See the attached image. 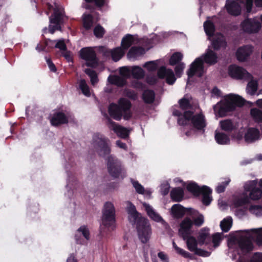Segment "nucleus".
Returning a JSON list of instances; mask_svg holds the SVG:
<instances>
[{"label": "nucleus", "instance_id": "obj_56", "mask_svg": "<svg viewBox=\"0 0 262 262\" xmlns=\"http://www.w3.org/2000/svg\"><path fill=\"white\" fill-rule=\"evenodd\" d=\"M192 220L193 225L196 227H201L204 223V217L202 214H199L196 217H194Z\"/></svg>", "mask_w": 262, "mask_h": 262}, {"label": "nucleus", "instance_id": "obj_5", "mask_svg": "<svg viewBox=\"0 0 262 262\" xmlns=\"http://www.w3.org/2000/svg\"><path fill=\"white\" fill-rule=\"evenodd\" d=\"M102 212L101 221L103 227H100V234L103 236V228L111 229L113 230L116 227V214L114 204L110 202H106L104 205Z\"/></svg>", "mask_w": 262, "mask_h": 262}, {"label": "nucleus", "instance_id": "obj_28", "mask_svg": "<svg viewBox=\"0 0 262 262\" xmlns=\"http://www.w3.org/2000/svg\"><path fill=\"white\" fill-rule=\"evenodd\" d=\"M145 49L142 47H132L127 54L128 58H136L145 54Z\"/></svg>", "mask_w": 262, "mask_h": 262}, {"label": "nucleus", "instance_id": "obj_32", "mask_svg": "<svg viewBox=\"0 0 262 262\" xmlns=\"http://www.w3.org/2000/svg\"><path fill=\"white\" fill-rule=\"evenodd\" d=\"M183 239L186 241L187 248L189 251L194 252V250L197 249L199 243L195 237L191 235H189L187 238Z\"/></svg>", "mask_w": 262, "mask_h": 262}, {"label": "nucleus", "instance_id": "obj_17", "mask_svg": "<svg viewBox=\"0 0 262 262\" xmlns=\"http://www.w3.org/2000/svg\"><path fill=\"white\" fill-rule=\"evenodd\" d=\"M192 127L197 130L205 132L207 126V121L205 115L202 113L196 114L194 115L191 121Z\"/></svg>", "mask_w": 262, "mask_h": 262}, {"label": "nucleus", "instance_id": "obj_50", "mask_svg": "<svg viewBox=\"0 0 262 262\" xmlns=\"http://www.w3.org/2000/svg\"><path fill=\"white\" fill-rule=\"evenodd\" d=\"M79 88L84 95L86 96H89L90 95L89 88L84 79L80 80L79 82Z\"/></svg>", "mask_w": 262, "mask_h": 262}, {"label": "nucleus", "instance_id": "obj_42", "mask_svg": "<svg viewBox=\"0 0 262 262\" xmlns=\"http://www.w3.org/2000/svg\"><path fill=\"white\" fill-rule=\"evenodd\" d=\"M250 115L256 122L262 123V111L257 108H251Z\"/></svg>", "mask_w": 262, "mask_h": 262}, {"label": "nucleus", "instance_id": "obj_63", "mask_svg": "<svg viewBox=\"0 0 262 262\" xmlns=\"http://www.w3.org/2000/svg\"><path fill=\"white\" fill-rule=\"evenodd\" d=\"M184 111L185 112L183 114V116L187 120V121H191L194 115H195L194 114L193 112L187 110Z\"/></svg>", "mask_w": 262, "mask_h": 262}, {"label": "nucleus", "instance_id": "obj_45", "mask_svg": "<svg viewBox=\"0 0 262 262\" xmlns=\"http://www.w3.org/2000/svg\"><path fill=\"white\" fill-rule=\"evenodd\" d=\"M232 220L231 217L224 219L221 222L220 227L222 231L227 232L230 229L232 226Z\"/></svg>", "mask_w": 262, "mask_h": 262}, {"label": "nucleus", "instance_id": "obj_59", "mask_svg": "<svg viewBox=\"0 0 262 262\" xmlns=\"http://www.w3.org/2000/svg\"><path fill=\"white\" fill-rule=\"evenodd\" d=\"M184 68L185 64L183 62H180V63L176 64L174 68V71L178 77H180L181 76Z\"/></svg>", "mask_w": 262, "mask_h": 262}, {"label": "nucleus", "instance_id": "obj_47", "mask_svg": "<svg viewBox=\"0 0 262 262\" xmlns=\"http://www.w3.org/2000/svg\"><path fill=\"white\" fill-rule=\"evenodd\" d=\"M257 90V82L256 81L251 80L247 84V91L248 93L251 95H253L255 94Z\"/></svg>", "mask_w": 262, "mask_h": 262}, {"label": "nucleus", "instance_id": "obj_29", "mask_svg": "<svg viewBox=\"0 0 262 262\" xmlns=\"http://www.w3.org/2000/svg\"><path fill=\"white\" fill-rule=\"evenodd\" d=\"M108 81L110 83L118 87H123L127 84L125 78L116 75L110 76L108 78Z\"/></svg>", "mask_w": 262, "mask_h": 262}, {"label": "nucleus", "instance_id": "obj_34", "mask_svg": "<svg viewBox=\"0 0 262 262\" xmlns=\"http://www.w3.org/2000/svg\"><path fill=\"white\" fill-rule=\"evenodd\" d=\"M94 24V16L91 14H83L82 15V25L86 30L91 29Z\"/></svg>", "mask_w": 262, "mask_h": 262}, {"label": "nucleus", "instance_id": "obj_23", "mask_svg": "<svg viewBox=\"0 0 262 262\" xmlns=\"http://www.w3.org/2000/svg\"><path fill=\"white\" fill-rule=\"evenodd\" d=\"M226 7L228 13L232 15L238 16L241 14V7L235 1L227 0Z\"/></svg>", "mask_w": 262, "mask_h": 262}, {"label": "nucleus", "instance_id": "obj_49", "mask_svg": "<svg viewBox=\"0 0 262 262\" xmlns=\"http://www.w3.org/2000/svg\"><path fill=\"white\" fill-rule=\"evenodd\" d=\"M250 203V199L247 195H244L235 201L234 205L236 207L242 206Z\"/></svg>", "mask_w": 262, "mask_h": 262}, {"label": "nucleus", "instance_id": "obj_61", "mask_svg": "<svg viewBox=\"0 0 262 262\" xmlns=\"http://www.w3.org/2000/svg\"><path fill=\"white\" fill-rule=\"evenodd\" d=\"M194 252L195 254L202 257H208L211 254L210 252L198 248L194 250Z\"/></svg>", "mask_w": 262, "mask_h": 262}, {"label": "nucleus", "instance_id": "obj_13", "mask_svg": "<svg viewBox=\"0 0 262 262\" xmlns=\"http://www.w3.org/2000/svg\"><path fill=\"white\" fill-rule=\"evenodd\" d=\"M193 225L192 219L189 217H185L179 225V234L182 238H185L188 235H191V230Z\"/></svg>", "mask_w": 262, "mask_h": 262}, {"label": "nucleus", "instance_id": "obj_48", "mask_svg": "<svg viewBox=\"0 0 262 262\" xmlns=\"http://www.w3.org/2000/svg\"><path fill=\"white\" fill-rule=\"evenodd\" d=\"M123 95L133 100H136L137 99V94L134 90L127 88L124 89Z\"/></svg>", "mask_w": 262, "mask_h": 262}, {"label": "nucleus", "instance_id": "obj_41", "mask_svg": "<svg viewBox=\"0 0 262 262\" xmlns=\"http://www.w3.org/2000/svg\"><path fill=\"white\" fill-rule=\"evenodd\" d=\"M130 72L133 77L137 79H141L143 78L145 75L143 70L138 66L133 67Z\"/></svg>", "mask_w": 262, "mask_h": 262}, {"label": "nucleus", "instance_id": "obj_7", "mask_svg": "<svg viewBox=\"0 0 262 262\" xmlns=\"http://www.w3.org/2000/svg\"><path fill=\"white\" fill-rule=\"evenodd\" d=\"M107 166L109 174L114 179L120 177L123 179L126 177L125 170L121 163L112 156L107 157Z\"/></svg>", "mask_w": 262, "mask_h": 262}, {"label": "nucleus", "instance_id": "obj_64", "mask_svg": "<svg viewBox=\"0 0 262 262\" xmlns=\"http://www.w3.org/2000/svg\"><path fill=\"white\" fill-rule=\"evenodd\" d=\"M252 231L257 234V240L259 243L262 244V228L253 229Z\"/></svg>", "mask_w": 262, "mask_h": 262}, {"label": "nucleus", "instance_id": "obj_40", "mask_svg": "<svg viewBox=\"0 0 262 262\" xmlns=\"http://www.w3.org/2000/svg\"><path fill=\"white\" fill-rule=\"evenodd\" d=\"M134 41V37L132 35L127 34L123 37L121 41V46L123 50H127L133 43Z\"/></svg>", "mask_w": 262, "mask_h": 262}, {"label": "nucleus", "instance_id": "obj_12", "mask_svg": "<svg viewBox=\"0 0 262 262\" xmlns=\"http://www.w3.org/2000/svg\"><path fill=\"white\" fill-rule=\"evenodd\" d=\"M241 27L245 32L252 34L258 32L261 26L257 20L248 18L242 23Z\"/></svg>", "mask_w": 262, "mask_h": 262}, {"label": "nucleus", "instance_id": "obj_22", "mask_svg": "<svg viewBox=\"0 0 262 262\" xmlns=\"http://www.w3.org/2000/svg\"><path fill=\"white\" fill-rule=\"evenodd\" d=\"M119 107L117 104L112 103L108 108L110 116L117 121H120L122 117L123 118V114Z\"/></svg>", "mask_w": 262, "mask_h": 262}, {"label": "nucleus", "instance_id": "obj_58", "mask_svg": "<svg viewBox=\"0 0 262 262\" xmlns=\"http://www.w3.org/2000/svg\"><path fill=\"white\" fill-rule=\"evenodd\" d=\"M77 232L82 233L83 237L86 239H90V231L85 226H82L77 230Z\"/></svg>", "mask_w": 262, "mask_h": 262}, {"label": "nucleus", "instance_id": "obj_52", "mask_svg": "<svg viewBox=\"0 0 262 262\" xmlns=\"http://www.w3.org/2000/svg\"><path fill=\"white\" fill-rule=\"evenodd\" d=\"M222 233H215L211 236V242L213 244L214 247H216L219 246L221 241Z\"/></svg>", "mask_w": 262, "mask_h": 262}, {"label": "nucleus", "instance_id": "obj_51", "mask_svg": "<svg viewBox=\"0 0 262 262\" xmlns=\"http://www.w3.org/2000/svg\"><path fill=\"white\" fill-rule=\"evenodd\" d=\"M180 108L183 110H187L192 107L189 100L188 99L183 98L179 101Z\"/></svg>", "mask_w": 262, "mask_h": 262}, {"label": "nucleus", "instance_id": "obj_30", "mask_svg": "<svg viewBox=\"0 0 262 262\" xmlns=\"http://www.w3.org/2000/svg\"><path fill=\"white\" fill-rule=\"evenodd\" d=\"M187 190L195 196H199L203 191L204 186L200 187L196 183L191 182L186 187Z\"/></svg>", "mask_w": 262, "mask_h": 262}, {"label": "nucleus", "instance_id": "obj_8", "mask_svg": "<svg viewBox=\"0 0 262 262\" xmlns=\"http://www.w3.org/2000/svg\"><path fill=\"white\" fill-rule=\"evenodd\" d=\"M80 57L86 61L85 66L96 68L98 63V59L95 51L91 47L82 48L79 52Z\"/></svg>", "mask_w": 262, "mask_h": 262}, {"label": "nucleus", "instance_id": "obj_3", "mask_svg": "<svg viewBox=\"0 0 262 262\" xmlns=\"http://www.w3.org/2000/svg\"><path fill=\"white\" fill-rule=\"evenodd\" d=\"M245 103V99L241 96L230 94L225 97L224 101H220L214 105L213 110L219 117H223L233 112L237 106H243Z\"/></svg>", "mask_w": 262, "mask_h": 262}, {"label": "nucleus", "instance_id": "obj_62", "mask_svg": "<svg viewBox=\"0 0 262 262\" xmlns=\"http://www.w3.org/2000/svg\"><path fill=\"white\" fill-rule=\"evenodd\" d=\"M55 48L60 49L61 51H66L67 50V46L63 40H59L55 45Z\"/></svg>", "mask_w": 262, "mask_h": 262}, {"label": "nucleus", "instance_id": "obj_46", "mask_svg": "<svg viewBox=\"0 0 262 262\" xmlns=\"http://www.w3.org/2000/svg\"><path fill=\"white\" fill-rule=\"evenodd\" d=\"M172 245L173 247L179 254L182 255L183 257L185 258H189L190 259H193V256L191 253L184 250L183 249L179 248L174 242H173Z\"/></svg>", "mask_w": 262, "mask_h": 262}, {"label": "nucleus", "instance_id": "obj_18", "mask_svg": "<svg viewBox=\"0 0 262 262\" xmlns=\"http://www.w3.org/2000/svg\"><path fill=\"white\" fill-rule=\"evenodd\" d=\"M245 190L249 192V198L252 200H258L262 196V190L260 188L256 187V183L252 181L249 185L245 187Z\"/></svg>", "mask_w": 262, "mask_h": 262}, {"label": "nucleus", "instance_id": "obj_37", "mask_svg": "<svg viewBox=\"0 0 262 262\" xmlns=\"http://www.w3.org/2000/svg\"><path fill=\"white\" fill-rule=\"evenodd\" d=\"M204 31L206 35L210 37L214 36L215 27L214 24L211 20H206L204 23Z\"/></svg>", "mask_w": 262, "mask_h": 262}, {"label": "nucleus", "instance_id": "obj_38", "mask_svg": "<svg viewBox=\"0 0 262 262\" xmlns=\"http://www.w3.org/2000/svg\"><path fill=\"white\" fill-rule=\"evenodd\" d=\"M145 210L147 215L153 220L159 222L162 220V217L156 213L149 204H144Z\"/></svg>", "mask_w": 262, "mask_h": 262}, {"label": "nucleus", "instance_id": "obj_9", "mask_svg": "<svg viewBox=\"0 0 262 262\" xmlns=\"http://www.w3.org/2000/svg\"><path fill=\"white\" fill-rule=\"evenodd\" d=\"M107 125L108 128L113 130L118 137L123 139H126L129 137L130 130L116 123L109 117L107 118Z\"/></svg>", "mask_w": 262, "mask_h": 262}, {"label": "nucleus", "instance_id": "obj_27", "mask_svg": "<svg viewBox=\"0 0 262 262\" xmlns=\"http://www.w3.org/2000/svg\"><path fill=\"white\" fill-rule=\"evenodd\" d=\"M259 131L256 128H249L245 135V139L247 142H252L258 139Z\"/></svg>", "mask_w": 262, "mask_h": 262}, {"label": "nucleus", "instance_id": "obj_6", "mask_svg": "<svg viewBox=\"0 0 262 262\" xmlns=\"http://www.w3.org/2000/svg\"><path fill=\"white\" fill-rule=\"evenodd\" d=\"M109 143L110 140L103 135L97 133L93 135V146L99 156L105 158L110 155L111 148Z\"/></svg>", "mask_w": 262, "mask_h": 262}, {"label": "nucleus", "instance_id": "obj_24", "mask_svg": "<svg viewBox=\"0 0 262 262\" xmlns=\"http://www.w3.org/2000/svg\"><path fill=\"white\" fill-rule=\"evenodd\" d=\"M238 246L241 250L246 252L253 250V246L250 239L248 237H242L238 241Z\"/></svg>", "mask_w": 262, "mask_h": 262}, {"label": "nucleus", "instance_id": "obj_1", "mask_svg": "<svg viewBox=\"0 0 262 262\" xmlns=\"http://www.w3.org/2000/svg\"><path fill=\"white\" fill-rule=\"evenodd\" d=\"M127 211L128 219L133 225L136 226L139 239L143 244L147 243L150 238L151 228L147 219L142 216L130 202H128Z\"/></svg>", "mask_w": 262, "mask_h": 262}, {"label": "nucleus", "instance_id": "obj_53", "mask_svg": "<svg viewBox=\"0 0 262 262\" xmlns=\"http://www.w3.org/2000/svg\"><path fill=\"white\" fill-rule=\"evenodd\" d=\"M131 182L133 187L135 188L137 193L142 194H144L145 191L144 188L138 182V181L131 179Z\"/></svg>", "mask_w": 262, "mask_h": 262}, {"label": "nucleus", "instance_id": "obj_15", "mask_svg": "<svg viewBox=\"0 0 262 262\" xmlns=\"http://www.w3.org/2000/svg\"><path fill=\"white\" fill-rule=\"evenodd\" d=\"M157 76L161 79L165 78L166 83L170 85L173 84L176 80L173 71L165 66H162L158 69Z\"/></svg>", "mask_w": 262, "mask_h": 262}, {"label": "nucleus", "instance_id": "obj_19", "mask_svg": "<svg viewBox=\"0 0 262 262\" xmlns=\"http://www.w3.org/2000/svg\"><path fill=\"white\" fill-rule=\"evenodd\" d=\"M252 52L251 46H244L239 47L236 52V57L241 62L246 61Z\"/></svg>", "mask_w": 262, "mask_h": 262}, {"label": "nucleus", "instance_id": "obj_44", "mask_svg": "<svg viewBox=\"0 0 262 262\" xmlns=\"http://www.w3.org/2000/svg\"><path fill=\"white\" fill-rule=\"evenodd\" d=\"M84 73L90 77L92 85H95L98 83L99 80L97 74L95 71L88 68L84 70Z\"/></svg>", "mask_w": 262, "mask_h": 262}, {"label": "nucleus", "instance_id": "obj_36", "mask_svg": "<svg viewBox=\"0 0 262 262\" xmlns=\"http://www.w3.org/2000/svg\"><path fill=\"white\" fill-rule=\"evenodd\" d=\"M142 99L146 104H152L155 100V93L153 90H146L142 94Z\"/></svg>", "mask_w": 262, "mask_h": 262}, {"label": "nucleus", "instance_id": "obj_43", "mask_svg": "<svg viewBox=\"0 0 262 262\" xmlns=\"http://www.w3.org/2000/svg\"><path fill=\"white\" fill-rule=\"evenodd\" d=\"M183 57V54L181 52H175L170 57L169 63L171 66H174L181 62Z\"/></svg>", "mask_w": 262, "mask_h": 262}, {"label": "nucleus", "instance_id": "obj_39", "mask_svg": "<svg viewBox=\"0 0 262 262\" xmlns=\"http://www.w3.org/2000/svg\"><path fill=\"white\" fill-rule=\"evenodd\" d=\"M111 57L113 61H119L124 55V51L121 47H117L110 51Z\"/></svg>", "mask_w": 262, "mask_h": 262}, {"label": "nucleus", "instance_id": "obj_20", "mask_svg": "<svg viewBox=\"0 0 262 262\" xmlns=\"http://www.w3.org/2000/svg\"><path fill=\"white\" fill-rule=\"evenodd\" d=\"M211 45L215 51H219L222 48H226L227 43L224 35L219 33L214 35L211 41Z\"/></svg>", "mask_w": 262, "mask_h": 262}, {"label": "nucleus", "instance_id": "obj_10", "mask_svg": "<svg viewBox=\"0 0 262 262\" xmlns=\"http://www.w3.org/2000/svg\"><path fill=\"white\" fill-rule=\"evenodd\" d=\"M229 75L236 79L249 80L252 78V75L243 68L236 65H231L229 67Z\"/></svg>", "mask_w": 262, "mask_h": 262}, {"label": "nucleus", "instance_id": "obj_35", "mask_svg": "<svg viewBox=\"0 0 262 262\" xmlns=\"http://www.w3.org/2000/svg\"><path fill=\"white\" fill-rule=\"evenodd\" d=\"M215 140L219 144L225 145L229 143L230 138L229 136L224 133L215 132Z\"/></svg>", "mask_w": 262, "mask_h": 262}, {"label": "nucleus", "instance_id": "obj_21", "mask_svg": "<svg viewBox=\"0 0 262 262\" xmlns=\"http://www.w3.org/2000/svg\"><path fill=\"white\" fill-rule=\"evenodd\" d=\"M198 241L200 246L208 245L211 243V236L209 233V229L207 228H203L199 232Z\"/></svg>", "mask_w": 262, "mask_h": 262}, {"label": "nucleus", "instance_id": "obj_33", "mask_svg": "<svg viewBox=\"0 0 262 262\" xmlns=\"http://www.w3.org/2000/svg\"><path fill=\"white\" fill-rule=\"evenodd\" d=\"M221 128L222 130L230 133L236 129L235 125L231 119H225L220 122Z\"/></svg>", "mask_w": 262, "mask_h": 262}, {"label": "nucleus", "instance_id": "obj_57", "mask_svg": "<svg viewBox=\"0 0 262 262\" xmlns=\"http://www.w3.org/2000/svg\"><path fill=\"white\" fill-rule=\"evenodd\" d=\"M119 73L121 77L125 78L126 80L129 78L131 75L130 70L125 67L120 68Z\"/></svg>", "mask_w": 262, "mask_h": 262}, {"label": "nucleus", "instance_id": "obj_55", "mask_svg": "<svg viewBox=\"0 0 262 262\" xmlns=\"http://www.w3.org/2000/svg\"><path fill=\"white\" fill-rule=\"evenodd\" d=\"M230 182V179L222 182L216 187L215 190L218 193L224 192L225 191L226 187L228 185Z\"/></svg>", "mask_w": 262, "mask_h": 262}, {"label": "nucleus", "instance_id": "obj_31", "mask_svg": "<svg viewBox=\"0 0 262 262\" xmlns=\"http://www.w3.org/2000/svg\"><path fill=\"white\" fill-rule=\"evenodd\" d=\"M212 193V190L206 186H204V189L203 192L201 194L202 195V202L203 204L206 206L209 205L212 199L210 196V194Z\"/></svg>", "mask_w": 262, "mask_h": 262}, {"label": "nucleus", "instance_id": "obj_4", "mask_svg": "<svg viewBox=\"0 0 262 262\" xmlns=\"http://www.w3.org/2000/svg\"><path fill=\"white\" fill-rule=\"evenodd\" d=\"M46 14L53 11L49 16L50 24L49 26L48 31L51 34H53L56 30L61 31V25H63L67 18L64 8L57 3H54L53 5L47 4Z\"/></svg>", "mask_w": 262, "mask_h": 262}, {"label": "nucleus", "instance_id": "obj_2", "mask_svg": "<svg viewBox=\"0 0 262 262\" xmlns=\"http://www.w3.org/2000/svg\"><path fill=\"white\" fill-rule=\"evenodd\" d=\"M202 57L203 58H196L190 64L187 71L188 79L193 77L195 74L199 77L203 76L204 73V62L209 65H214L218 61L217 54L209 49L206 50Z\"/></svg>", "mask_w": 262, "mask_h": 262}, {"label": "nucleus", "instance_id": "obj_54", "mask_svg": "<svg viewBox=\"0 0 262 262\" xmlns=\"http://www.w3.org/2000/svg\"><path fill=\"white\" fill-rule=\"evenodd\" d=\"M104 28L100 25H97L94 29V34L97 38H101L104 34Z\"/></svg>", "mask_w": 262, "mask_h": 262}, {"label": "nucleus", "instance_id": "obj_60", "mask_svg": "<svg viewBox=\"0 0 262 262\" xmlns=\"http://www.w3.org/2000/svg\"><path fill=\"white\" fill-rule=\"evenodd\" d=\"M144 67L150 71H155L158 68V64L155 61H149L144 64Z\"/></svg>", "mask_w": 262, "mask_h": 262}, {"label": "nucleus", "instance_id": "obj_26", "mask_svg": "<svg viewBox=\"0 0 262 262\" xmlns=\"http://www.w3.org/2000/svg\"><path fill=\"white\" fill-rule=\"evenodd\" d=\"M186 209L179 204H174L171 209V214L176 219L182 218L185 214Z\"/></svg>", "mask_w": 262, "mask_h": 262}, {"label": "nucleus", "instance_id": "obj_14", "mask_svg": "<svg viewBox=\"0 0 262 262\" xmlns=\"http://www.w3.org/2000/svg\"><path fill=\"white\" fill-rule=\"evenodd\" d=\"M51 125L57 127L61 125L67 124L69 119L66 115L62 111H56L49 116Z\"/></svg>", "mask_w": 262, "mask_h": 262}, {"label": "nucleus", "instance_id": "obj_16", "mask_svg": "<svg viewBox=\"0 0 262 262\" xmlns=\"http://www.w3.org/2000/svg\"><path fill=\"white\" fill-rule=\"evenodd\" d=\"M118 105L123 114V119L125 120H129L132 117L131 108L132 103L128 99L124 98H121L118 101Z\"/></svg>", "mask_w": 262, "mask_h": 262}, {"label": "nucleus", "instance_id": "obj_11", "mask_svg": "<svg viewBox=\"0 0 262 262\" xmlns=\"http://www.w3.org/2000/svg\"><path fill=\"white\" fill-rule=\"evenodd\" d=\"M85 4L84 8L88 10L91 13H94L95 15L99 16L98 12L96 10L101 11L104 7L107 6L110 0H84Z\"/></svg>", "mask_w": 262, "mask_h": 262}, {"label": "nucleus", "instance_id": "obj_25", "mask_svg": "<svg viewBox=\"0 0 262 262\" xmlns=\"http://www.w3.org/2000/svg\"><path fill=\"white\" fill-rule=\"evenodd\" d=\"M184 190L180 187L173 188L170 192V198L172 201L180 202L182 201L184 198Z\"/></svg>", "mask_w": 262, "mask_h": 262}]
</instances>
